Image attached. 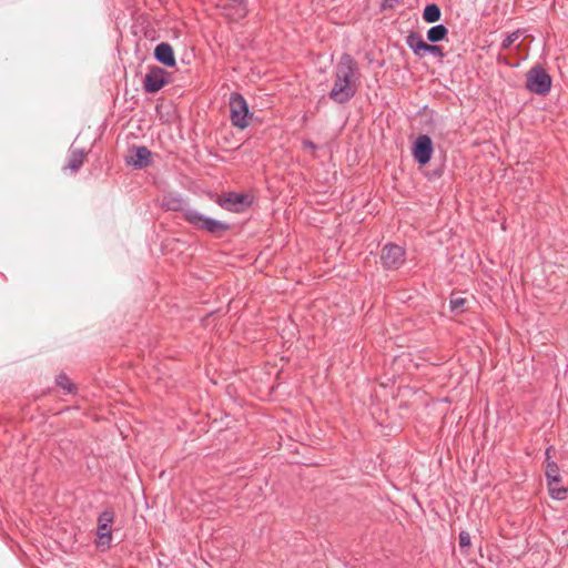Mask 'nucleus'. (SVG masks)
<instances>
[{
    "instance_id": "obj_1",
    "label": "nucleus",
    "mask_w": 568,
    "mask_h": 568,
    "mask_svg": "<svg viewBox=\"0 0 568 568\" xmlns=\"http://www.w3.org/2000/svg\"><path fill=\"white\" fill-rule=\"evenodd\" d=\"M358 67L356 60L348 53H344L335 67L334 84L328 98L338 103H347L357 92Z\"/></svg>"
},
{
    "instance_id": "obj_2",
    "label": "nucleus",
    "mask_w": 568,
    "mask_h": 568,
    "mask_svg": "<svg viewBox=\"0 0 568 568\" xmlns=\"http://www.w3.org/2000/svg\"><path fill=\"white\" fill-rule=\"evenodd\" d=\"M163 205L166 210L182 211L184 220L197 230L211 234H221L230 229L225 222L209 217L195 209L186 207L182 197L171 196L164 200Z\"/></svg>"
},
{
    "instance_id": "obj_3",
    "label": "nucleus",
    "mask_w": 568,
    "mask_h": 568,
    "mask_svg": "<svg viewBox=\"0 0 568 568\" xmlns=\"http://www.w3.org/2000/svg\"><path fill=\"white\" fill-rule=\"evenodd\" d=\"M551 77L539 64L534 65L526 74V88L528 91L545 95L551 89Z\"/></svg>"
},
{
    "instance_id": "obj_4",
    "label": "nucleus",
    "mask_w": 568,
    "mask_h": 568,
    "mask_svg": "<svg viewBox=\"0 0 568 568\" xmlns=\"http://www.w3.org/2000/svg\"><path fill=\"white\" fill-rule=\"evenodd\" d=\"M114 511L106 509L102 511L97 520V539L95 544L98 547L110 548L112 542V525L114 521Z\"/></svg>"
},
{
    "instance_id": "obj_5",
    "label": "nucleus",
    "mask_w": 568,
    "mask_h": 568,
    "mask_svg": "<svg viewBox=\"0 0 568 568\" xmlns=\"http://www.w3.org/2000/svg\"><path fill=\"white\" fill-rule=\"evenodd\" d=\"M231 122L239 129L248 126L247 118L252 116L245 99L240 93H233L230 98Z\"/></svg>"
},
{
    "instance_id": "obj_6",
    "label": "nucleus",
    "mask_w": 568,
    "mask_h": 568,
    "mask_svg": "<svg viewBox=\"0 0 568 568\" xmlns=\"http://www.w3.org/2000/svg\"><path fill=\"white\" fill-rule=\"evenodd\" d=\"M170 73L164 69L152 65L143 79V89L146 93H156L169 82Z\"/></svg>"
},
{
    "instance_id": "obj_7",
    "label": "nucleus",
    "mask_w": 568,
    "mask_h": 568,
    "mask_svg": "<svg viewBox=\"0 0 568 568\" xmlns=\"http://www.w3.org/2000/svg\"><path fill=\"white\" fill-rule=\"evenodd\" d=\"M434 153V145L430 136L422 134L417 136L412 146V154L415 161L420 164H427Z\"/></svg>"
},
{
    "instance_id": "obj_8",
    "label": "nucleus",
    "mask_w": 568,
    "mask_h": 568,
    "mask_svg": "<svg viewBox=\"0 0 568 568\" xmlns=\"http://www.w3.org/2000/svg\"><path fill=\"white\" fill-rule=\"evenodd\" d=\"M381 262L385 268H398L405 262V250L397 244L388 243L382 248Z\"/></svg>"
},
{
    "instance_id": "obj_9",
    "label": "nucleus",
    "mask_w": 568,
    "mask_h": 568,
    "mask_svg": "<svg viewBox=\"0 0 568 568\" xmlns=\"http://www.w3.org/2000/svg\"><path fill=\"white\" fill-rule=\"evenodd\" d=\"M251 203L252 200L250 195L235 192H229L217 199V204L231 212H243Z\"/></svg>"
},
{
    "instance_id": "obj_10",
    "label": "nucleus",
    "mask_w": 568,
    "mask_h": 568,
    "mask_svg": "<svg viewBox=\"0 0 568 568\" xmlns=\"http://www.w3.org/2000/svg\"><path fill=\"white\" fill-rule=\"evenodd\" d=\"M151 156L152 153L146 146H138L131 150L126 163L135 169H144L151 164Z\"/></svg>"
},
{
    "instance_id": "obj_11",
    "label": "nucleus",
    "mask_w": 568,
    "mask_h": 568,
    "mask_svg": "<svg viewBox=\"0 0 568 568\" xmlns=\"http://www.w3.org/2000/svg\"><path fill=\"white\" fill-rule=\"evenodd\" d=\"M154 59L169 68L175 67L176 60L174 55L173 48L168 42L159 43L154 49Z\"/></svg>"
},
{
    "instance_id": "obj_12",
    "label": "nucleus",
    "mask_w": 568,
    "mask_h": 568,
    "mask_svg": "<svg viewBox=\"0 0 568 568\" xmlns=\"http://www.w3.org/2000/svg\"><path fill=\"white\" fill-rule=\"evenodd\" d=\"M406 44L413 51V53L418 58L425 57V47H427V42L424 41L423 37L417 32H410L406 37Z\"/></svg>"
},
{
    "instance_id": "obj_13",
    "label": "nucleus",
    "mask_w": 568,
    "mask_h": 568,
    "mask_svg": "<svg viewBox=\"0 0 568 568\" xmlns=\"http://www.w3.org/2000/svg\"><path fill=\"white\" fill-rule=\"evenodd\" d=\"M85 152L83 149H70L67 169L75 173L83 164Z\"/></svg>"
},
{
    "instance_id": "obj_14",
    "label": "nucleus",
    "mask_w": 568,
    "mask_h": 568,
    "mask_svg": "<svg viewBox=\"0 0 568 568\" xmlns=\"http://www.w3.org/2000/svg\"><path fill=\"white\" fill-rule=\"evenodd\" d=\"M545 476L547 485L559 484L561 481L560 469L556 462L547 460Z\"/></svg>"
},
{
    "instance_id": "obj_15",
    "label": "nucleus",
    "mask_w": 568,
    "mask_h": 568,
    "mask_svg": "<svg viewBox=\"0 0 568 568\" xmlns=\"http://www.w3.org/2000/svg\"><path fill=\"white\" fill-rule=\"evenodd\" d=\"M448 34V29L444 24H436L428 29L427 31V40L430 43H437L446 39Z\"/></svg>"
},
{
    "instance_id": "obj_16",
    "label": "nucleus",
    "mask_w": 568,
    "mask_h": 568,
    "mask_svg": "<svg viewBox=\"0 0 568 568\" xmlns=\"http://www.w3.org/2000/svg\"><path fill=\"white\" fill-rule=\"evenodd\" d=\"M442 11L436 3H429L424 8L423 19L427 23H434L440 20Z\"/></svg>"
},
{
    "instance_id": "obj_17",
    "label": "nucleus",
    "mask_w": 568,
    "mask_h": 568,
    "mask_svg": "<svg viewBox=\"0 0 568 568\" xmlns=\"http://www.w3.org/2000/svg\"><path fill=\"white\" fill-rule=\"evenodd\" d=\"M466 304H467L466 298L460 297V296H452L450 302H449L450 311L455 315L463 314L467 311Z\"/></svg>"
},
{
    "instance_id": "obj_18",
    "label": "nucleus",
    "mask_w": 568,
    "mask_h": 568,
    "mask_svg": "<svg viewBox=\"0 0 568 568\" xmlns=\"http://www.w3.org/2000/svg\"><path fill=\"white\" fill-rule=\"evenodd\" d=\"M549 495L552 499L565 500L568 496V488L558 487V484L547 485Z\"/></svg>"
},
{
    "instance_id": "obj_19",
    "label": "nucleus",
    "mask_w": 568,
    "mask_h": 568,
    "mask_svg": "<svg viewBox=\"0 0 568 568\" xmlns=\"http://www.w3.org/2000/svg\"><path fill=\"white\" fill-rule=\"evenodd\" d=\"M521 34H523L521 30H516L511 33H508L501 41V49L508 50L513 45V43L520 38Z\"/></svg>"
},
{
    "instance_id": "obj_20",
    "label": "nucleus",
    "mask_w": 568,
    "mask_h": 568,
    "mask_svg": "<svg viewBox=\"0 0 568 568\" xmlns=\"http://www.w3.org/2000/svg\"><path fill=\"white\" fill-rule=\"evenodd\" d=\"M57 384L61 386L67 393H73L75 389V385L70 381V378L65 374H60L57 376Z\"/></svg>"
},
{
    "instance_id": "obj_21",
    "label": "nucleus",
    "mask_w": 568,
    "mask_h": 568,
    "mask_svg": "<svg viewBox=\"0 0 568 568\" xmlns=\"http://www.w3.org/2000/svg\"><path fill=\"white\" fill-rule=\"evenodd\" d=\"M425 48H426L425 55L432 54V55L440 58V59L445 57L443 49L439 45L427 43V47H425Z\"/></svg>"
},
{
    "instance_id": "obj_22",
    "label": "nucleus",
    "mask_w": 568,
    "mask_h": 568,
    "mask_svg": "<svg viewBox=\"0 0 568 568\" xmlns=\"http://www.w3.org/2000/svg\"><path fill=\"white\" fill-rule=\"evenodd\" d=\"M459 547L467 549L470 546V535L467 531H460L458 536Z\"/></svg>"
},
{
    "instance_id": "obj_23",
    "label": "nucleus",
    "mask_w": 568,
    "mask_h": 568,
    "mask_svg": "<svg viewBox=\"0 0 568 568\" xmlns=\"http://www.w3.org/2000/svg\"><path fill=\"white\" fill-rule=\"evenodd\" d=\"M554 450V447L552 446H549L546 452H545V456H546V462L547 460H551V452Z\"/></svg>"
},
{
    "instance_id": "obj_24",
    "label": "nucleus",
    "mask_w": 568,
    "mask_h": 568,
    "mask_svg": "<svg viewBox=\"0 0 568 568\" xmlns=\"http://www.w3.org/2000/svg\"><path fill=\"white\" fill-rule=\"evenodd\" d=\"M304 146L312 150H315L317 148L316 144L312 141H305Z\"/></svg>"
},
{
    "instance_id": "obj_25",
    "label": "nucleus",
    "mask_w": 568,
    "mask_h": 568,
    "mask_svg": "<svg viewBox=\"0 0 568 568\" xmlns=\"http://www.w3.org/2000/svg\"><path fill=\"white\" fill-rule=\"evenodd\" d=\"M385 2V6L392 8L394 6V3H397L398 0H384Z\"/></svg>"
}]
</instances>
